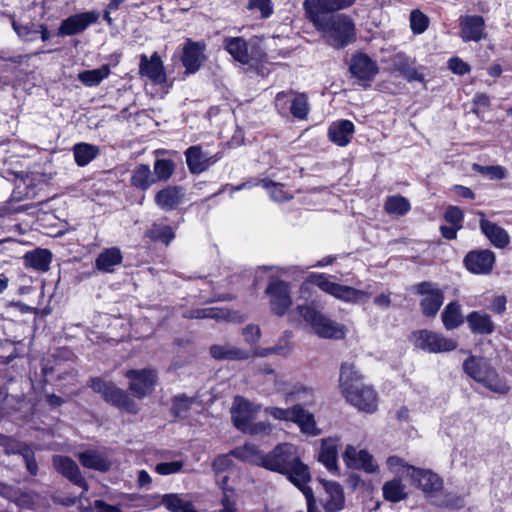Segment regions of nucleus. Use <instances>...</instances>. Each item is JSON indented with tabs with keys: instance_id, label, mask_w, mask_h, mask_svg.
Masks as SVG:
<instances>
[{
	"instance_id": "1",
	"label": "nucleus",
	"mask_w": 512,
	"mask_h": 512,
	"mask_svg": "<svg viewBox=\"0 0 512 512\" xmlns=\"http://www.w3.org/2000/svg\"><path fill=\"white\" fill-rule=\"evenodd\" d=\"M261 466L284 475L305 495L308 508L314 501L313 491L307 486L310 473L307 465L300 461L297 447L290 443L277 445L270 453L264 455Z\"/></svg>"
},
{
	"instance_id": "2",
	"label": "nucleus",
	"mask_w": 512,
	"mask_h": 512,
	"mask_svg": "<svg viewBox=\"0 0 512 512\" xmlns=\"http://www.w3.org/2000/svg\"><path fill=\"white\" fill-rule=\"evenodd\" d=\"M363 375L352 363L341 366L339 384L347 401L358 410L373 413L377 409V395L374 389L362 382Z\"/></svg>"
},
{
	"instance_id": "3",
	"label": "nucleus",
	"mask_w": 512,
	"mask_h": 512,
	"mask_svg": "<svg viewBox=\"0 0 512 512\" xmlns=\"http://www.w3.org/2000/svg\"><path fill=\"white\" fill-rule=\"evenodd\" d=\"M306 18L320 33L323 40L335 49H341L355 40V23L346 14L312 15Z\"/></svg>"
},
{
	"instance_id": "4",
	"label": "nucleus",
	"mask_w": 512,
	"mask_h": 512,
	"mask_svg": "<svg viewBox=\"0 0 512 512\" xmlns=\"http://www.w3.org/2000/svg\"><path fill=\"white\" fill-rule=\"evenodd\" d=\"M331 278V276L324 273H312L302 283L301 289L304 290L309 285H316L321 291L333 296L334 298L353 304L364 301L370 296V293L367 291L341 285L331 281Z\"/></svg>"
},
{
	"instance_id": "5",
	"label": "nucleus",
	"mask_w": 512,
	"mask_h": 512,
	"mask_svg": "<svg viewBox=\"0 0 512 512\" xmlns=\"http://www.w3.org/2000/svg\"><path fill=\"white\" fill-rule=\"evenodd\" d=\"M298 314L311 325L315 334L321 338L342 339L345 327L322 314L310 305H302L297 308Z\"/></svg>"
},
{
	"instance_id": "6",
	"label": "nucleus",
	"mask_w": 512,
	"mask_h": 512,
	"mask_svg": "<svg viewBox=\"0 0 512 512\" xmlns=\"http://www.w3.org/2000/svg\"><path fill=\"white\" fill-rule=\"evenodd\" d=\"M223 46L234 60L251 67L257 66L266 58V54L256 40L247 41L242 37H226L223 40Z\"/></svg>"
},
{
	"instance_id": "7",
	"label": "nucleus",
	"mask_w": 512,
	"mask_h": 512,
	"mask_svg": "<svg viewBox=\"0 0 512 512\" xmlns=\"http://www.w3.org/2000/svg\"><path fill=\"white\" fill-rule=\"evenodd\" d=\"M463 368L471 378L482 383L491 391L505 393L508 390L496 372L483 360L470 357L464 362Z\"/></svg>"
},
{
	"instance_id": "8",
	"label": "nucleus",
	"mask_w": 512,
	"mask_h": 512,
	"mask_svg": "<svg viewBox=\"0 0 512 512\" xmlns=\"http://www.w3.org/2000/svg\"><path fill=\"white\" fill-rule=\"evenodd\" d=\"M463 368L471 378L482 383L491 391L505 393L508 390L496 372L483 360L470 357L464 362Z\"/></svg>"
},
{
	"instance_id": "9",
	"label": "nucleus",
	"mask_w": 512,
	"mask_h": 512,
	"mask_svg": "<svg viewBox=\"0 0 512 512\" xmlns=\"http://www.w3.org/2000/svg\"><path fill=\"white\" fill-rule=\"evenodd\" d=\"M90 387L114 406L131 414L138 412L137 403L124 390L116 387L112 382L94 378L90 381Z\"/></svg>"
},
{
	"instance_id": "10",
	"label": "nucleus",
	"mask_w": 512,
	"mask_h": 512,
	"mask_svg": "<svg viewBox=\"0 0 512 512\" xmlns=\"http://www.w3.org/2000/svg\"><path fill=\"white\" fill-rule=\"evenodd\" d=\"M411 340L415 347L428 353L449 352L457 347L455 340L429 330L415 331Z\"/></svg>"
},
{
	"instance_id": "11",
	"label": "nucleus",
	"mask_w": 512,
	"mask_h": 512,
	"mask_svg": "<svg viewBox=\"0 0 512 512\" xmlns=\"http://www.w3.org/2000/svg\"><path fill=\"white\" fill-rule=\"evenodd\" d=\"M125 376L129 379L130 392L139 399L152 394L158 380L156 371L150 368L131 369Z\"/></svg>"
},
{
	"instance_id": "12",
	"label": "nucleus",
	"mask_w": 512,
	"mask_h": 512,
	"mask_svg": "<svg viewBox=\"0 0 512 512\" xmlns=\"http://www.w3.org/2000/svg\"><path fill=\"white\" fill-rule=\"evenodd\" d=\"M275 107L280 114L291 113L300 120L305 119L309 112L306 95L295 92H279L275 97Z\"/></svg>"
},
{
	"instance_id": "13",
	"label": "nucleus",
	"mask_w": 512,
	"mask_h": 512,
	"mask_svg": "<svg viewBox=\"0 0 512 512\" xmlns=\"http://www.w3.org/2000/svg\"><path fill=\"white\" fill-rule=\"evenodd\" d=\"M265 293L269 297L271 310L278 316H283L292 305L290 286L285 281L271 278Z\"/></svg>"
},
{
	"instance_id": "14",
	"label": "nucleus",
	"mask_w": 512,
	"mask_h": 512,
	"mask_svg": "<svg viewBox=\"0 0 512 512\" xmlns=\"http://www.w3.org/2000/svg\"><path fill=\"white\" fill-rule=\"evenodd\" d=\"M342 458L348 468L363 470L369 474L379 472V465L367 450H358L353 445H347Z\"/></svg>"
},
{
	"instance_id": "15",
	"label": "nucleus",
	"mask_w": 512,
	"mask_h": 512,
	"mask_svg": "<svg viewBox=\"0 0 512 512\" xmlns=\"http://www.w3.org/2000/svg\"><path fill=\"white\" fill-rule=\"evenodd\" d=\"M417 292L422 296L420 306L427 317H433L443 304V293L433 283L422 282L417 285Z\"/></svg>"
},
{
	"instance_id": "16",
	"label": "nucleus",
	"mask_w": 512,
	"mask_h": 512,
	"mask_svg": "<svg viewBox=\"0 0 512 512\" xmlns=\"http://www.w3.org/2000/svg\"><path fill=\"white\" fill-rule=\"evenodd\" d=\"M260 409L261 407L258 404L250 402L241 396L235 397L231 408L234 425L242 431L254 420Z\"/></svg>"
},
{
	"instance_id": "17",
	"label": "nucleus",
	"mask_w": 512,
	"mask_h": 512,
	"mask_svg": "<svg viewBox=\"0 0 512 512\" xmlns=\"http://www.w3.org/2000/svg\"><path fill=\"white\" fill-rule=\"evenodd\" d=\"M206 45L204 42H195L187 39L182 47L181 62L186 69V73H196L205 61Z\"/></svg>"
},
{
	"instance_id": "18",
	"label": "nucleus",
	"mask_w": 512,
	"mask_h": 512,
	"mask_svg": "<svg viewBox=\"0 0 512 512\" xmlns=\"http://www.w3.org/2000/svg\"><path fill=\"white\" fill-rule=\"evenodd\" d=\"M100 13L98 11H88L74 14L61 22L58 29L59 35H75L84 31L89 25L98 21Z\"/></svg>"
},
{
	"instance_id": "19",
	"label": "nucleus",
	"mask_w": 512,
	"mask_h": 512,
	"mask_svg": "<svg viewBox=\"0 0 512 512\" xmlns=\"http://www.w3.org/2000/svg\"><path fill=\"white\" fill-rule=\"evenodd\" d=\"M186 164L192 174H200L220 160L221 155H209L198 145L189 147L184 152Z\"/></svg>"
},
{
	"instance_id": "20",
	"label": "nucleus",
	"mask_w": 512,
	"mask_h": 512,
	"mask_svg": "<svg viewBox=\"0 0 512 512\" xmlns=\"http://www.w3.org/2000/svg\"><path fill=\"white\" fill-rule=\"evenodd\" d=\"M355 0H304L305 16L328 15L354 4Z\"/></svg>"
},
{
	"instance_id": "21",
	"label": "nucleus",
	"mask_w": 512,
	"mask_h": 512,
	"mask_svg": "<svg viewBox=\"0 0 512 512\" xmlns=\"http://www.w3.org/2000/svg\"><path fill=\"white\" fill-rule=\"evenodd\" d=\"M411 483L420 488L429 498H434L436 493L442 489L443 482L441 478L431 470L415 468L411 478Z\"/></svg>"
},
{
	"instance_id": "22",
	"label": "nucleus",
	"mask_w": 512,
	"mask_h": 512,
	"mask_svg": "<svg viewBox=\"0 0 512 512\" xmlns=\"http://www.w3.org/2000/svg\"><path fill=\"white\" fill-rule=\"evenodd\" d=\"M495 263V255L490 250H475L464 258V265L473 274L489 273Z\"/></svg>"
},
{
	"instance_id": "23",
	"label": "nucleus",
	"mask_w": 512,
	"mask_h": 512,
	"mask_svg": "<svg viewBox=\"0 0 512 512\" xmlns=\"http://www.w3.org/2000/svg\"><path fill=\"white\" fill-rule=\"evenodd\" d=\"M261 185L268 190L270 198L276 202L286 201L292 198L290 191L285 189V186L281 183H275L267 179H261L259 181L248 180L239 185L231 186L230 192L233 195L236 191L244 189H251L254 186Z\"/></svg>"
},
{
	"instance_id": "24",
	"label": "nucleus",
	"mask_w": 512,
	"mask_h": 512,
	"mask_svg": "<svg viewBox=\"0 0 512 512\" xmlns=\"http://www.w3.org/2000/svg\"><path fill=\"white\" fill-rule=\"evenodd\" d=\"M325 496L322 499L326 512H339L344 508L345 496L342 486L335 481L320 479Z\"/></svg>"
},
{
	"instance_id": "25",
	"label": "nucleus",
	"mask_w": 512,
	"mask_h": 512,
	"mask_svg": "<svg viewBox=\"0 0 512 512\" xmlns=\"http://www.w3.org/2000/svg\"><path fill=\"white\" fill-rule=\"evenodd\" d=\"M460 37L464 42H479L485 37V22L478 15H464L459 18Z\"/></svg>"
},
{
	"instance_id": "26",
	"label": "nucleus",
	"mask_w": 512,
	"mask_h": 512,
	"mask_svg": "<svg viewBox=\"0 0 512 512\" xmlns=\"http://www.w3.org/2000/svg\"><path fill=\"white\" fill-rule=\"evenodd\" d=\"M139 73L154 84H163L166 81L163 63L156 52L150 58L145 54L140 56Z\"/></svg>"
},
{
	"instance_id": "27",
	"label": "nucleus",
	"mask_w": 512,
	"mask_h": 512,
	"mask_svg": "<svg viewBox=\"0 0 512 512\" xmlns=\"http://www.w3.org/2000/svg\"><path fill=\"white\" fill-rule=\"evenodd\" d=\"M77 457L83 467L99 472H106L112 466V460L105 450L89 449L78 453Z\"/></svg>"
},
{
	"instance_id": "28",
	"label": "nucleus",
	"mask_w": 512,
	"mask_h": 512,
	"mask_svg": "<svg viewBox=\"0 0 512 512\" xmlns=\"http://www.w3.org/2000/svg\"><path fill=\"white\" fill-rule=\"evenodd\" d=\"M378 65L368 55L359 53L352 57L350 72L362 81L372 80L378 73Z\"/></svg>"
},
{
	"instance_id": "29",
	"label": "nucleus",
	"mask_w": 512,
	"mask_h": 512,
	"mask_svg": "<svg viewBox=\"0 0 512 512\" xmlns=\"http://www.w3.org/2000/svg\"><path fill=\"white\" fill-rule=\"evenodd\" d=\"M53 464L56 470L68 478L75 485L81 487L84 491L88 490V484L81 475L78 465L70 458L65 456H55Z\"/></svg>"
},
{
	"instance_id": "30",
	"label": "nucleus",
	"mask_w": 512,
	"mask_h": 512,
	"mask_svg": "<svg viewBox=\"0 0 512 512\" xmlns=\"http://www.w3.org/2000/svg\"><path fill=\"white\" fill-rule=\"evenodd\" d=\"M185 192L180 186H167L155 195V203L165 211L175 209L184 200Z\"/></svg>"
},
{
	"instance_id": "31",
	"label": "nucleus",
	"mask_w": 512,
	"mask_h": 512,
	"mask_svg": "<svg viewBox=\"0 0 512 512\" xmlns=\"http://www.w3.org/2000/svg\"><path fill=\"white\" fill-rule=\"evenodd\" d=\"M292 422L295 423L303 434L308 436H317L320 429L316 425L314 415L304 409L300 404L294 405Z\"/></svg>"
},
{
	"instance_id": "32",
	"label": "nucleus",
	"mask_w": 512,
	"mask_h": 512,
	"mask_svg": "<svg viewBox=\"0 0 512 512\" xmlns=\"http://www.w3.org/2000/svg\"><path fill=\"white\" fill-rule=\"evenodd\" d=\"M338 440L337 439H324L322 441L321 449L319 452V461L331 473H338L339 468L337 464L338 459Z\"/></svg>"
},
{
	"instance_id": "33",
	"label": "nucleus",
	"mask_w": 512,
	"mask_h": 512,
	"mask_svg": "<svg viewBox=\"0 0 512 512\" xmlns=\"http://www.w3.org/2000/svg\"><path fill=\"white\" fill-rule=\"evenodd\" d=\"M354 133V124L349 120H340L330 125L329 139L338 146H346Z\"/></svg>"
},
{
	"instance_id": "34",
	"label": "nucleus",
	"mask_w": 512,
	"mask_h": 512,
	"mask_svg": "<svg viewBox=\"0 0 512 512\" xmlns=\"http://www.w3.org/2000/svg\"><path fill=\"white\" fill-rule=\"evenodd\" d=\"M122 260L123 256L119 248H106L96 258L95 267L101 272L112 273Z\"/></svg>"
},
{
	"instance_id": "35",
	"label": "nucleus",
	"mask_w": 512,
	"mask_h": 512,
	"mask_svg": "<svg viewBox=\"0 0 512 512\" xmlns=\"http://www.w3.org/2000/svg\"><path fill=\"white\" fill-rule=\"evenodd\" d=\"M480 228L489 241L497 248H504L509 244L510 237L507 231L497 224L481 218Z\"/></svg>"
},
{
	"instance_id": "36",
	"label": "nucleus",
	"mask_w": 512,
	"mask_h": 512,
	"mask_svg": "<svg viewBox=\"0 0 512 512\" xmlns=\"http://www.w3.org/2000/svg\"><path fill=\"white\" fill-rule=\"evenodd\" d=\"M466 321L469 329L474 334L489 335L493 333L495 325L491 317L481 311H473L467 317Z\"/></svg>"
},
{
	"instance_id": "37",
	"label": "nucleus",
	"mask_w": 512,
	"mask_h": 512,
	"mask_svg": "<svg viewBox=\"0 0 512 512\" xmlns=\"http://www.w3.org/2000/svg\"><path fill=\"white\" fill-rule=\"evenodd\" d=\"M188 318L195 319H206L211 318L217 321L226 320V321H241L242 317L236 313H232L225 309H220L217 307H207V308H198L194 309L186 315Z\"/></svg>"
},
{
	"instance_id": "38",
	"label": "nucleus",
	"mask_w": 512,
	"mask_h": 512,
	"mask_svg": "<svg viewBox=\"0 0 512 512\" xmlns=\"http://www.w3.org/2000/svg\"><path fill=\"white\" fill-rule=\"evenodd\" d=\"M25 265L41 272H46L52 261V254L47 249L37 248L24 255Z\"/></svg>"
},
{
	"instance_id": "39",
	"label": "nucleus",
	"mask_w": 512,
	"mask_h": 512,
	"mask_svg": "<svg viewBox=\"0 0 512 512\" xmlns=\"http://www.w3.org/2000/svg\"><path fill=\"white\" fill-rule=\"evenodd\" d=\"M210 354L217 360H244L249 358V352L232 345H213Z\"/></svg>"
},
{
	"instance_id": "40",
	"label": "nucleus",
	"mask_w": 512,
	"mask_h": 512,
	"mask_svg": "<svg viewBox=\"0 0 512 512\" xmlns=\"http://www.w3.org/2000/svg\"><path fill=\"white\" fill-rule=\"evenodd\" d=\"M162 504L171 512H196L193 503L179 494H166Z\"/></svg>"
},
{
	"instance_id": "41",
	"label": "nucleus",
	"mask_w": 512,
	"mask_h": 512,
	"mask_svg": "<svg viewBox=\"0 0 512 512\" xmlns=\"http://www.w3.org/2000/svg\"><path fill=\"white\" fill-rule=\"evenodd\" d=\"M99 154V148L89 143H77L73 147V155L78 166H86Z\"/></svg>"
},
{
	"instance_id": "42",
	"label": "nucleus",
	"mask_w": 512,
	"mask_h": 512,
	"mask_svg": "<svg viewBox=\"0 0 512 512\" xmlns=\"http://www.w3.org/2000/svg\"><path fill=\"white\" fill-rule=\"evenodd\" d=\"M155 182L156 180L148 165L140 164L132 172L131 183L136 188L145 191Z\"/></svg>"
},
{
	"instance_id": "43",
	"label": "nucleus",
	"mask_w": 512,
	"mask_h": 512,
	"mask_svg": "<svg viewBox=\"0 0 512 512\" xmlns=\"http://www.w3.org/2000/svg\"><path fill=\"white\" fill-rule=\"evenodd\" d=\"M383 497L390 502L397 503L407 497L405 486L402 484L401 479H392L387 481L382 488Z\"/></svg>"
},
{
	"instance_id": "44",
	"label": "nucleus",
	"mask_w": 512,
	"mask_h": 512,
	"mask_svg": "<svg viewBox=\"0 0 512 512\" xmlns=\"http://www.w3.org/2000/svg\"><path fill=\"white\" fill-rule=\"evenodd\" d=\"M442 322L447 330L455 329L463 323L461 306L457 302H451L445 307Z\"/></svg>"
},
{
	"instance_id": "45",
	"label": "nucleus",
	"mask_w": 512,
	"mask_h": 512,
	"mask_svg": "<svg viewBox=\"0 0 512 512\" xmlns=\"http://www.w3.org/2000/svg\"><path fill=\"white\" fill-rule=\"evenodd\" d=\"M387 469L394 474L397 479L411 478L416 467L409 465L398 456H390L386 460Z\"/></svg>"
},
{
	"instance_id": "46",
	"label": "nucleus",
	"mask_w": 512,
	"mask_h": 512,
	"mask_svg": "<svg viewBox=\"0 0 512 512\" xmlns=\"http://www.w3.org/2000/svg\"><path fill=\"white\" fill-rule=\"evenodd\" d=\"M110 74V67L103 65L98 69L85 70L78 74V79L86 86L93 87L99 85Z\"/></svg>"
},
{
	"instance_id": "47",
	"label": "nucleus",
	"mask_w": 512,
	"mask_h": 512,
	"mask_svg": "<svg viewBox=\"0 0 512 512\" xmlns=\"http://www.w3.org/2000/svg\"><path fill=\"white\" fill-rule=\"evenodd\" d=\"M231 454L233 457L238 458L241 461L251 462L258 466H261V461L264 457L253 444H245L241 447H237L231 451Z\"/></svg>"
},
{
	"instance_id": "48",
	"label": "nucleus",
	"mask_w": 512,
	"mask_h": 512,
	"mask_svg": "<svg viewBox=\"0 0 512 512\" xmlns=\"http://www.w3.org/2000/svg\"><path fill=\"white\" fill-rule=\"evenodd\" d=\"M472 169L490 180H503L508 175L507 169L501 165L484 166L474 163Z\"/></svg>"
},
{
	"instance_id": "49",
	"label": "nucleus",
	"mask_w": 512,
	"mask_h": 512,
	"mask_svg": "<svg viewBox=\"0 0 512 512\" xmlns=\"http://www.w3.org/2000/svg\"><path fill=\"white\" fill-rule=\"evenodd\" d=\"M385 210L389 214L404 215L410 210V203L403 196H390L385 201Z\"/></svg>"
},
{
	"instance_id": "50",
	"label": "nucleus",
	"mask_w": 512,
	"mask_h": 512,
	"mask_svg": "<svg viewBox=\"0 0 512 512\" xmlns=\"http://www.w3.org/2000/svg\"><path fill=\"white\" fill-rule=\"evenodd\" d=\"M12 19V27L16 34L23 39L24 41H34L37 39L39 30L37 29V25L34 23L22 24L16 21L13 17Z\"/></svg>"
},
{
	"instance_id": "51",
	"label": "nucleus",
	"mask_w": 512,
	"mask_h": 512,
	"mask_svg": "<svg viewBox=\"0 0 512 512\" xmlns=\"http://www.w3.org/2000/svg\"><path fill=\"white\" fill-rule=\"evenodd\" d=\"M175 170V164L169 159H157L154 163V175L156 181H167Z\"/></svg>"
},
{
	"instance_id": "52",
	"label": "nucleus",
	"mask_w": 512,
	"mask_h": 512,
	"mask_svg": "<svg viewBox=\"0 0 512 512\" xmlns=\"http://www.w3.org/2000/svg\"><path fill=\"white\" fill-rule=\"evenodd\" d=\"M193 403L194 398L192 397H187L184 394L175 396L172 403L174 414L180 418L187 417L188 411L190 410Z\"/></svg>"
},
{
	"instance_id": "53",
	"label": "nucleus",
	"mask_w": 512,
	"mask_h": 512,
	"mask_svg": "<svg viewBox=\"0 0 512 512\" xmlns=\"http://www.w3.org/2000/svg\"><path fill=\"white\" fill-rule=\"evenodd\" d=\"M152 239L169 244L175 237L173 229L168 225L154 224L149 231Z\"/></svg>"
},
{
	"instance_id": "54",
	"label": "nucleus",
	"mask_w": 512,
	"mask_h": 512,
	"mask_svg": "<svg viewBox=\"0 0 512 512\" xmlns=\"http://www.w3.org/2000/svg\"><path fill=\"white\" fill-rule=\"evenodd\" d=\"M429 25V18L419 10L410 14V27L414 34H422Z\"/></svg>"
},
{
	"instance_id": "55",
	"label": "nucleus",
	"mask_w": 512,
	"mask_h": 512,
	"mask_svg": "<svg viewBox=\"0 0 512 512\" xmlns=\"http://www.w3.org/2000/svg\"><path fill=\"white\" fill-rule=\"evenodd\" d=\"M264 411L275 420L292 422L294 406L291 408L267 407Z\"/></svg>"
},
{
	"instance_id": "56",
	"label": "nucleus",
	"mask_w": 512,
	"mask_h": 512,
	"mask_svg": "<svg viewBox=\"0 0 512 512\" xmlns=\"http://www.w3.org/2000/svg\"><path fill=\"white\" fill-rule=\"evenodd\" d=\"M227 482V477H224L219 483L221 488L223 489V498H222V509L220 512H237L235 507V500L233 498V492L227 490L224 485Z\"/></svg>"
},
{
	"instance_id": "57",
	"label": "nucleus",
	"mask_w": 512,
	"mask_h": 512,
	"mask_svg": "<svg viewBox=\"0 0 512 512\" xmlns=\"http://www.w3.org/2000/svg\"><path fill=\"white\" fill-rule=\"evenodd\" d=\"M248 9L258 10L262 18H268L273 13L271 0H249Z\"/></svg>"
},
{
	"instance_id": "58",
	"label": "nucleus",
	"mask_w": 512,
	"mask_h": 512,
	"mask_svg": "<svg viewBox=\"0 0 512 512\" xmlns=\"http://www.w3.org/2000/svg\"><path fill=\"white\" fill-rule=\"evenodd\" d=\"M272 425L268 422L260 421L254 423L253 421L242 431L250 435H269L272 432Z\"/></svg>"
},
{
	"instance_id": "59",
	"label": "nucleus",
	"mask_w": 512,
	"mask_h": 512,
	"mask_svg": "<svg viewBox=\"0 0 512 512\" xmlns=\"http://www.w3.org/2000/svg\"><path fill=\"white\" fill-rule=\"evenodd\" d=\"M183 467L182 461H172V462H163L158 463L155 466V471L160 475H171L181 471Z\"/></svg>"
},
{
	"instance_id": "60",
	"label": "nucleus",
	"mask_w": 512,
	"mask_h": 512,
	"mask_svg": "<svg viewBox=\"0 0 512 512\" xmlns=\"http://www.w3.org/2000/svg\"><path fill=\"white\" fill-rule=\"evenodd\" d=\"M448 68L457 75H464L470 72V65L459 57H452L448 61Z\"/></svg>"
},
{
	"instance_id": "61",
	"label": "nucleus",
	"mask_w": 512,
	"mask_h": 512,
	"mask_svg": "<svg viewBox=\"0 0 512 512\" xmlns=\"http://www.w3.org/2000/svg\"><path fill=\"white\" fill-rule=\"evenodd\" d=\"M433 502L438 506H444L449 508H460L464 505L463 498L452 494H446L443 499H435Z\"/></svg>"
},
{
	"instance_id": "62",
	"label": "nucleus",
	"mask_w": 512,
	"mask_h": 512,
	"mask_svg": "<svg viewBox=\"0 0 512 512\" xmlns=\"http://www.w3.org/2000/svg\"><path fill=\"white\" fill-rule=\"evenodd\" d=\"M463 217V211L456 206H449L445 212V220L455 226H461Z\"/></svg>"
},
{
	"instance_id": "63",
	"label": "nucleus",
	"mask_w": 512,
	"mask_h": 512,
	"mask_svg": "<svg viewBox=\"0 0 512 512\" xmlns=\"http://www.w3.org/2000/svg\"><path fill=\"white\" fill-rule=\"evenodd\" d=\"M231 452L228 454L218 456L212 464L213 470L216 473L224 472L232 466Z\"/></svg>"
},
{
	"instance_id": "64",
	"label": "nucleus",
	"mask_w": 512,
	"mask_h": 512,
	"mask_svg": "<svg viewBox=\"0 0 512 512\" xmlns=\"http://www.w3.org/2000/svg\"><path fill=\"white\" fill-rule=\"evenodd\" d=\"M245 341L251 345L255 344L261 337V331L257 325H248L243 329Z\"/></svg>"
}]
</instances>
